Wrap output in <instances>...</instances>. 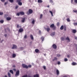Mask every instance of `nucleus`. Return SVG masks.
Here are the masks:
<instances>
[{"instance_id": "obj_1", "label": "nucleus", "mask_w": 77, "mask_h": 77, "mask_svg": "<svg viewBox=\"0 0 77 77\" xmlns=\"http://www.w3.org/2000/svg\"><path fill=\"white\" fill-rule=\"evenodd\" d=\"M19 75H20V71H19V70H18L16 73L15 76L17 77V76H18Z\"/></svg>"}, {"instance_id": "obj_2", "label": "nucleus", "mask_w": 77, "mask_h": 77, "mask_svg": "<svg viewBox=\"0 0 77 77\" xmlns=\"http://www.w3.org/2000/svg\"><path fill=\"white\" fill-rule=\"evenodd\" d=\"M13 46L12 47V49H16L17 48V46L15 45H13Z\"/></svg>"}, {"instance_id": "obj_3", "label": "nucleus", "mask_w": 77, "mask_h": 77, "mask_svg": "<svg viewBox=\"0 0 77 77\" xmlns=\"http://www.w3.org/2000/svg\"><path fill=\"white\" fill-rule=\"evenodd\" d=\"M22 66L23 68H26V69H27V68H28V67L27 66L25 65V64H22Z\"/></svg>"}, {"instance_id": "obj_4", "label": "nucleus", "mask_w": 77, "mask_h": 77, "mask_svg": "<svg viewBox=\"0 0 77 77\" xmlns=\"http://www.w3.org/2000/svg\"><path fill=\"white\" fill-rule=\"evenodd\" d=\"M52 47L54 49H56L57 48V46L55 44H54L52 45Z\"/></svg>"}, {"instance_id": "obj_5", "label": "nucleus", "mask_w": 77, "mask_h": 77, "mask_svg": "<svg viewBox=\"0 0 77 77\" xmlns=\"http://www.w3.org/2000/svg\"><path fill=\"white\" fill-rule=\"evenodd\" d=\"M29 14H32L33 13V10L31 9H29Z\"/></svg>"}, {"instance_id": "obj_6", "label": "nucleus", "mask_w": 77, "mask_h": 77, "mask_svg": "<svg viewBox=\"0 0 77 77\" xmlns=\"http://www.w3.org/2000/svg\"><path fill=\"white\" fill-rule=\"evenodd\" d=\"M21 1H18L17 2H18V4L19 5H20V6H21L22 5V2H20Z\"/></svg>"}, {"instance_id": "obj_7", "label": "nucleus", "mask_w": 77, "mask_h": 77, "mask_svg": "<svg viewBox=\"0 0 77 77\" xmlns=\"http://www.w3.org/2000/svg\"><path fill=\"white\" fill-rule=\"evenodd\" d=\"M72 65L73 66H74V65H77V64L76 63H75V62H73L72 63Z\"/></svg>"}, {"instance_id": "obj_8", "label": "nucleus", "mask_w": 77, "mask_h": 77, "mask_svg": "<svg viewBox=\"0 0 77 77\" xmlns=\"http://www.w3.org/2000/svg\"><path fill=\"white\" fill-rule=\"evenodd\" d=\"M46 30H47V31L48 32H49V31L50 30V29L49 28H48L45 29Z\"/></svg>"}, {"instance_id": "obj_9", "label": "nucleus", "mask_w": 77, "mask_h": 77, "mask_svg": "<svg viewBox=\"0 0 77 77\" xmlns=\"http://www.w3.org/2000/svg\"><path fill=\"white\" fill-rule=\"evenodd\" d=\"M20 14L22 15H24V12H20Z\"/></svg>"}, {"instance_id": "obj_10", "label": "nucleus", "mask_w": 77, "mask_h": 77, "mask_svg": "<svg viewBox=\"0 0 77 77\" xmlns=\"http://www.w3.org/2000/svg\"><path fill=\"white\" fill-rule=\"evenodd\" d=\"M72 32L73 33H75L77 32V30L75 29H73L72 30Z\"/></svg>"}, {"instance_id": "obj_11", "label": "nucleus", "mask_w": 77, "mask_h": 77, "mask_svg": "<svg viewBox=\"0 0 77 77\" xmlns=\"http://www.w3.org/2000/svg\"><path fill=\"white\" fill-rule=\"evenodd\" d=\"M19 32H23V29L22 28H20L19 29Z\"/></svg>"}, {"instance_id": "obj_12", "label": "nucleus", "mask_w": 77, "mask_h": 77, "mask_svg": "<svg viewBox=\"0 0 77 77\" xmlns=\"http://www.w3.org/2000/svg\"><path fill=\"white\" fill-rule=\"evenodd\" d=\"M66 40H68L67 42H69L70 41V39L68 37H67L66 38Z\"/></svg>"}, {"instance_id": "obj_13", "label": "nucleus", "mask_w": 77, "mask_h": 77, "mask_svg": "<svg viewBox=\"0 0 77 77\" xmlns=\"http://www.w3.org/2000/svg\"><path fill=\"white\" fill-rule=\"evenodd\" d=\"M54 26H55L54 24H53L51 25V26H50V27L51 28H53L54 27Z\"/></svg>"}, {"instance_id": "obj_14", "label": "nucleus", "mask_w": 77, "mask_h": 77, "mask_svg": "<svg viewBox=\"0 0 77 77\" xmlns=\"http://www.w3.org/2000/svg\"><path fill=\"white\" fill-rule=\"evenodd\" d=\"M6 20L8 21H9L10 20H11V18L9 17H7L6 18Z\"/></svg>"}, {"instance_id": "obj_15", "label": "nucleus", "mask_w": 77, "mask_h": 77, "mask_svg": "<svg viewBox=\"0 0 77 77\" xmlns=\"http://www.w3.org/2000/svg\"><path fill=\"white\" fill-rule=\"evenodd\" d=\"M56 73L57 75H59V70H58V69H57Z\"/></svg>"}, {"instance_id": "obj_16", "label": "nucleus", "mask_w": 77, "mask_h": 77, "mask_svg": "<svg viewBox=\"0 0 77 77\" xmlns=\"http://www.w3.org/2000/svg\"><path fill=\"white\" fill-rule=\"evenodd\" d=\"M34 77H39V74H37L34 75Z\"/></svg>"}, {"instance_id": "obj_17", "label": "nucleus", "mask_w": 77, "mask_h": 77, "mask_svg": "<svg viewBox=\"0 0 77 77\" xmlns=\"http://www.w3.org/2000/svg\"><path fill=\"white\" fill-rule=\"evenodd\" d=\"M42 0H38V2L39 3H41L42 2Z\"/></svg>"}, {"instance_id": "obj_18", "label": "nucleus", "mask_w": 77, "mask_h": 77, "mask_svg": "<svg viewBox=\"0 0 77 77\" xmlns=\"http://www.w3.org/2000/svg\"><path fill=\"white\" fill-rule=\"evenodd\" d=\"M53 61H54V60H57V58L56 57H55L54 59L52 60Z\"/></svg>"}, {"instance_id": "obj_19", "label": "nucleus", "mask_w": 77, "mask_h": 77, "mask_svg": "<svg viewBox=\"0 0 77 77\" xmlns=\"http://www.w3.org/2000/svg\"><path fill=\"white\" fill-rule=\"evenodd\" d=\"M45 38H44V37L43 36H42V37H41V39L42 40V42H43V41H44V40Z\"/></svg>"}, {"instance_id": "obj_20", "label": "nucleus", "mask_w": 77, "mask_h": 77, "mask_svg": "<svg viewBox=\"0 0 77 77\" xmlns=\"http://www.w3.org/2000/svg\"><path fill=\"white\" fill-rule=\"evenodd\" d=\"M16 57V54H14L12 55V57L14 58Z\"/></svg>"}, {"instance_id": "obj_21", "label": "nucleus", "mask_w": 77, "mask_h": 77, "mask_svg": "<svg viewBox=\"0 0 77 77\" xmlns=\"http://www.w3.org/2000/svg\"><path fill=\"white\" fill-rule=\"evenodd\" d=\"M39 51V50L38 49H36L35 50V51L36 53H38Z\"/></svg>"}, {"instance_id": "obj_22", "label": "nucleus", "mask_w": 77, "mask_h": 77, "mask_svg": "<svg viewBox=\"0 0 77 77\" xmlns=\"http://www.w3.org/2000/svg\"><path fill=\"white\" fill-rule=\"evenodd\" d=\"M10 72L12 74H14V72L13 71V70H10Z\"/></svg>"}, {"instance_id": "obj_23", "label": "nucleus", "mask_w": 77, "mask_h": 77, "mask_svg": "<svg viewBox=\"0 0 77 77\" xmlns=\"http://www.w3.org/2000/svg\"><path fill=\"white\" fill-rule=\"evenodd\" d=\"M63 29H64V31H66V26H64Z\"/></svg>"}, {"instance_id": "obj_24", "label": "nucleus", "mask_w": 77, "mask_h": 77, "mask_svg": "<svg viewBox=\"0 0 77 77\" xmlns=\"http://www.w3.org/2000/svg\"><path fill=\"white\" fill-rule=\"evenodd\" d=\"M63 26L62 25V26L61 27H60V30H63Z\"/></svg>"}, {"instance_id": "obj_25", "label": "nucleus", "mask_w": 77, "mask_h": 77, "mask_svg": "<svg viewBox=\"0 0 77 77\" xmlns=\"http://www.w3.org/2000/svg\"><path fill=\"white\" fill-rule=\"evenodd\" d=\"M8 75L9 77H11V73H9V72H8Z\"/></svg>"}, {"instance_id": "obj_26", "label": "nucleus", "mask_w": 77, "mask_h": 77, "mask_svg": "<svg viewBox=\"0 0 77 77\" xmlns=\"http://www.w3.org/2000/svg\"><path fill=\"white\" fill-rule=\"evenodd\" d=\"M30 36L31 39H32V40H33V35H31Z\"/></svg>"}, {"instance_id": "obj_27", "label": "nucleus", "mask_w": 77, "mask_h": 77, "mask_svg": "<svg viewBox=\"0 0 77 77\" xmlns=\"http://www.w3.org/2000/svg\"><path fill=\"white\" fill-rule=\"evenodd\" d=\"M54 35H55V32H52L51 34V35L52 36H54Z\"/></svg>"}, {"instance_id": "obj_28", "label": "nucleus", "mask_w": 77, "mask_h": 77, "mask_svg": "<svg viewBox=\"0 0 77 77\" xmlns=\"http://www.w3.org/2000/svg\"><path fill=\"white\" fill-rule=\"evenodd\" d=\"M66 20L68 22H70V20H69V18L67 19Z\"/></svg>"}, {"instance_id": "obj_29", "label": "nucleus", "mask_w": 77, "mask_h": 77, "mask_svg": "<svg viewBox=\"0 0 77 77\" xmlns=\"http://www.w3.org/2000/svg\"><path fill=\"white\" fill-rule=\"evenodd\" d=\"M61 39L62 40V41H64V40H65V38H63V37H62L61 38Z\"/></svg>"}, {"instance_id": "obj_30", "label": "nucleus", "mask_w": 77, "mask_h": 77, "mask_svg": "<svg viewBox=\"0 0 77 77\" xmlns=\"http://www.w3.org/2000/svg\"><path fill=\"white\" fill-rule=\"evenodd\" d=\"M53 28V30H56V26H54Z\"/></svg>"}, {"instance_id": "obj_31", "label": "nucleus", "mask_w": 77, "mask_h": 77, "mask_svg": "<svg viewBox=\"0 0 77 77\" xmlns=\"http://www.w3.org/2000/svg\"><path fill=\"white\" fill-rule=\"evenodd\" d=\"M9 1L11 3H13L14 2V0H9Z\"/></svg>"}, {"instance_id": "obj_32", "label": "nucleus", "mask_w": 77, "mask_h": 77, "mask_svg": "<svg viewBox=\"0 0 77 77\" xmlns=\"http://www.w3.org/2000/svg\"><path fill=\"white\" fill-rule=\"evenodd\" d=\"M49 2H50V3H53V0H49Z\"/></svg>"}, {"instance_id": "obj_33", "label": "nucleus", "mask_w": 77, "mask_h": 77, "mask_svg": "<svg viewBox=\"0 0 77 77\" xmlns=\"http://www.w3.org/2000/svg\"><path fill=\"white\" fill-rule=\"evenodd\" d=\"M28 67V68H31L32 67V65H29L27 66Z\"/></svg>"}, {"instance_id": "obj_34", "label": "nucleus", "mask_w": 77, "mask_h": 77, "mask_svg": "<svg viewBox=\"0 0 77 77\" xmlns=\"http://www.w3.org/2000/svg\"><path fill=\"white\" fill-rule=\"evenodd\" d=\"M49 12H50V13H51V14L52 16H53V12H52V11H50Z\"/></svg>"}, {"instance_id": "obj_35", "label": "nucleus", "mask_w": 77, "mask_h": 77, "mask_svg": "<svg viewBox=\"0 0 77 77\" xmlns=\"http://www.w3.org/2000/svg\"><path fill=\"white\" fill-rule=\"evenodd\" d=\"M25 21V19L23 18L22 20V22L23 23H24Z\"/></svg>"}, {"instance_id": "obj_36", "label": "nucleus", "mask_w": 77, "mask_h": 77, "mask_svg": "<svg viewBox=\"0 0 77 77\" xmlns=\"http://www.w3.org/2000/svg\"><path fill=\"white\" fill-rule=\"evenodd\" d=\"M0 22L1 23H3L4 22V21H3V20H2L0 21Z\"/></svg>"}, {"instance_id": "obj_37", "label": "nucleus", "mask_w": 77, "mask_h": 77, "mask_svg": "<svg viewBox=\"0 0 77 77\" xmlns=\"http://www.w3.org/2000/svg\"><path fill=\"white\" fill-rule=\"evenodd\" d=\"M42 16H43L42 14H41L40 16V19H41V18H42Z\"/></svg>"}, {"instance_id": "obj_38", "label": "nucleus", "mask_w": 77, "mask_h": 77, "mask_svg": "<svg viewBox=\"0 0 77 77\" xmlns=\"http://www.w3.org/2000/svg\"><path fill=\"white\" fill-rule=\"evenodd\" d=\"M20 12L18 13H17L16 15H17L18 16H20Z\"/></svg>"}, {"instance_id": "obj_39", "label": "nucleus", "mask_w": 77, "mask_h": 77, "mask_svg": "<svg viewBox=\"0 0 77 77\" xmlns=\"http://www.w3.org/2000/svg\"><path fill=\"white\" fill-rule=\"evenodd\" d=\"M64 61L65 62H66V61H68V59H67V58L64 59Z\"/></svg>"}, {"instance_id": "obj_40", "label": "nucleus", "mask_w": 77, "mask_h": 77, "mask_svg": "<svg viewBox=\"0 0 77 77\" xmlns=\"http://www.w3.org/2000/svg\"><path fill=\"white\" fill-rule=\"evenodd\" d=\"M22 77H27V75H24L22 76Z\"/></svg>"}, {"instance_id": "obj_41", "label": "nucleus", "mask_w": 77, "mask_h": 77, "mask_svg": "<svg viewBox=\"0 0 77 77\" xmlns=\"http://www.w3.org/2000/svg\"><path fill=\"white\" fill-rule=\"evenodd\" d=\"M32 24H35V20H33L32 22Z\"/></svg>"}, {"instance_id": "obj_42", "label": "nucleus", "mask_w": 77, "mask_h": 77, "mask_svg": "<svg viewBox=\"0 0 77 77\" xmlns=\"http://www.w3.org/2000/svg\"><path fill=\"white\" fill-rule=\"evenodd\" d=\"M20 49L21 50H24V48L21 47L20 48Z\"/></svg>"}, {"instance_id": "obj_43", "label": "nucleus", "mask_w": 77, "mask_h": 77, "mask_svg": "<svg viewBox=\"0 0 77 77\" xmlns=\"http://www.w3.org/2000/svg\"><path fill=\"white\" fill-rule=\"evenodd\" d=\"M3 12H0V15H3Z\"/></svg>"}, {"instance_id": "obj_44", "label": "nucleus", "mask_w": 77, "mask_h": 77, "mask_svg": "<svg viewBox=\"0 0 77 77\" xmlns=\"http://www.w3.org/2000/svg\"><path fill=\"white\" fill-rule=\"evenodd\" d=\"M74 26H77V23H73Z\"/></svg>"}, {"instance_id": "obj_45", "label": "nucleus", "mask_w": 77, "mask_h": 77, "mask_svg": "<svg viewBox=\"0 0 77 77\" xmlns=\"http://www.w3.org/2000/svg\"><path fill=\"white\" fill-rule=\"evenodd\" d=\"M24 38H25V39H26V38H27V35H25L24 37Z\"/></svg>"}, {"instance_id": "obj_46", "label": "nucleus", "mask_w": 77, "mask_h": 77, "mask_svg": "<svg viewBox=\"0 0 77 77\" xmlns=\"http://www.w3.org/2000/svg\"><path fill=\"white\" fill-rule=\"evenodd\" d=\"M57 63L58 65H60V61H58L57 62Z\"/></svg>"}, {"instance_id": "obj_47", "label": "nucleus", "mask_w": 77, "mask_h": 77, "mask_svg": "<svg viewBox=\"0 0 77 77\" xmlns=\"http://www.w3.org/2000/svg\"><path fill=\"white\" fill-rule=\"evenodd\" d=\"M57 26H59V22L57 23Z\"/></svg>"}, {"instance_id": "obj_48", "label": "nucleus", "mask_w": 77, "mask_h": 77, "mask_svg": "<svg viewBox=\"0 0 77 77\" xmlns=\"http://www.w3.org/2000/svg\"><path fill=\"white\" fill-rule=\"evenodd\" d=\"M74 2L75 3H77V0H75Z\"/></svg>"}, {"instance_id": "obj_49", "label": "nucleus", "mask_w": 77, "mask_h": 77, "mask_svg": "<svg viewBox=\"0 0 77 77\" xmlns=\"http://www.w3.org/2000/svg\"><path fill=\"white\" fill-rule=\"evenodd\" d=\"M73 12H75V13H77V10H73Z\"/></svg>"}, {"instance_id": "obj_50", "label": "nucleus", "mask_w": 77, "mask_h": 77, "mask_svg": "<svg viewBox=\"0 0 77 77\" xmlns=\"http://www.w3.org/2000/svg\"><path fill=\"white\" fill-rule=\"evenodd\" d=\"M71 0V3L72 4L73 3V2L74 1V0Z\"/></svg>"}, {"instance_id": "obj_51", "label": "nucleus", "mask_w": 77, "mask_h": 77, "mask_svg": "<svg viewBox=\"0 0 77 77\" xmlns=\"http://www.w3.org/2000/svg\"><path fill=\"white\" fill-rule=\"evenodd\" d=\"M43 68L44 69H46V67L45 66H43Z\"/></svg>"}, {"instance_id": "obj_52", "label": "nucleus", "mask_w": 77, "mask_h": 77, "mask_svg": "<svg viewBox=\"0 0 77 77\" xmlns=\"http://www.w3.org/2000/svg\"><path fill=\"white\" fill-rule=\"evenodd\" d=\"M18 6H16L15 7V8L16 9H18Z\"/></svg>"}, {"instance_id": "obj_53", "label": "nucleus", "mask_w": 77, "mask_h": 77, "mask_svg": "<svg viewBox=\"0 0 77 77\" xmlns=\"http://www.w3.org/2000/svg\"><path fill=\"white\" fill-rule=\"evenodd\" d=\"M17 28H19V27H20V26H19V25L17 24Z\"/></svg>"}, {"instance_id": "obj_54", "label": "nucleus", "mask_w": 77, "mask_h": 77, "mask_svg": "<svg viewBox=\"0 0 77 77\" xmlns=\"http://www.w3.org/2000/svg\"><path fill=\"white\" fill-rule=\"evenodd\" d=\"M57 56H58V57H60V55L59 54H58L57 55Z\"/></svg>"}, {"instance_id": "obj_55", "label": "nucleus", "mask_w": 77, "mask_h": 77, "mask_svg": "<svg viewBox=\"0 0 77 77\" xmlns=\"http://www.w3.org/2000/svg\"><path fill=\"white\" fill-rule=\"evenodd\" d=\"M39 34H41V31L40 30L39 31Z\"/></svg>"}, {"instance_id": "obj_56", "label": "nucleus", "mask_w": 77, "mask_h": 77, "mask_svg": "<svg viewBox=\"0 0 77 77\" xmlns=\"http://www.w3.org/2000/svg\"><path fill=\"white\" fill-rule=\"evenodd\" d=\"M75 39L76 40H77V37L75 36Z\"/></svg>"}, {"instance_id": "obj_57", "label": "nucleus", "mask_w": 77, "mask_h": 77, "mask_svg": "<svg viewBox=\"0 0 77 77\" xmlns=\"http://www.w3.org/2000/svg\"><path fill=\"white\" fill-rule=\"evenodd\" d=\"M13 70L14 71H16V69H13Z\"/></svg>"}, {"instance_id": "obj_58", "label": "nucleus", "mask_w": 77, "mask_h": 77, "mask_svg": "<svg viewBox=\"0 0 77 77\" xmlns=\"http://www.w3.org/2000/svg\"><path fill=\"white\" fill-rule=\"evenodd\" d=\"M70 57V56H69V55H67V57Z\"/></svg>"}, {"instance_id": "obj_59", "label": "nucleus", "mask_w": 77, "mask_h": 77, "mask_svg": "<svg viewBox=\"0 0 77 77\" xmlns=\"http://www.w3.org/2000/svg\"><path fill=\"white\" fill-rule=\"evenodd\" d=\"M21 0H17V2H21Z\"/></svg>"}, {"instance_id": "obj_60", "label": "nucleus", "mask_w": 77, "mask_h": 77, "mask_svg": "<svg viewBox=\"0 0 77 77\" xmlns=\"http://www.w3.org/2000/svg\"><path fill=\"white\" fill-rule=\"evenodd\" d=\"M76 48L77 50V44L75 45Z\"/></svg>"}, {"instance_id": "obj_61", "label": "nucleus", "mask_w": 77, "mask_h": 77, "mask_svg": "<svg viewBox=\"0 0 77 77\" xmlns=\"http://www.w3.org/2000/svg\"><path fill=\"white\" fill-rule=\"evenodd\" d=\"M2 2H5V0H1Z\"/></svg>"}, {"instance_id": "obj_62", "label": "nucleus", "mask_w": 77, "mask_h": 77, "mask_svg": "<svg viewBox=\"0 0 77 77\" xmlns=\"http://www.w3.org/2000/svg\"><path fill=\"white\" fill-rule=\"evenodd\" d=\"M4 36L5 37H6V36H7V34H5Z\"/></svg>"}, {"instance_id": "obj_63", "label": "nucleus", "mask_w": 77, "mask_h": 77, "mask_svg": "<svg viewBox=\"0 0 77 77\" xmlns=\"http://www.w3.org/2000/svg\"><path fill=\"white\" fill-rule=\"evenodd\" d=\"M7 3H8V2H5V5H7Z\"/></svg>"}, {"instance_id": "obj_64", "label": "nucleus", "mask_w": 77, "mask_h": 77, "mask_svg": "<svg viewBox=\"0 0 77 77\" xmlns=\"http://www.w3.org/2000/svg\"><path fill=\"white\" fill-rule=\"evenodd\" d=\"M3 77H8V76H7V75H5V76Z\"/></svg>"}]
</instances>
